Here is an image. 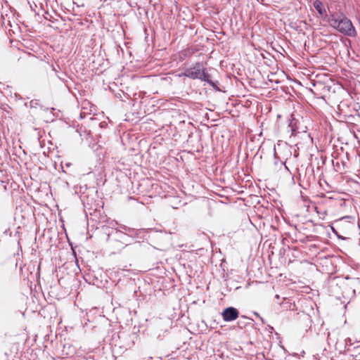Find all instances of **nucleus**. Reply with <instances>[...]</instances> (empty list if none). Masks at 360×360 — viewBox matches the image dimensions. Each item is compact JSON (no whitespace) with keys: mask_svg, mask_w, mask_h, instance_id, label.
<instances>
[{"mask_svg":"<svg viewBox=\"0 0 360 360\" xmlns=\"http://www.w3.org/2000/svg\"><path fill=\"white\" fill-rule=\"evenodd\" d=\"M329 24L331 27L344 34L351 37L356 34V31L352 22L347 18L332 15L329 20Z\"/></svg>","mask_w":360,"mask_h":360,"instance_id":"obj_1","label":"nucleus"},{"mask_svg":"<svg viewBox=\"0 0 360 360\" xmlns=\"http://www.w3.org/2000/svg\"><path fill=\"white\" fill-rule=\"evenodd\" d=\"M184 75L193 79H200L208 81V75L204 72L200 64H197L193 68L186 70Z\"/></svg>","mask_w":360,"mask_h":360,"instance_id":"obj_2","label":"nucleus"},{"mask_svg":"<svg viewBox=\"0 0 360 360\" xmlns=\"http://www.w3.org/2000/svg\"><path fill=\"white\" fill-rule=\"evenodd\" d=\"M238 311L231 307L226 308L221 314L223 319L225 321H231L236 320L238 317Z\"/></svg>","mask_w":360,"mask_h":360,"instance_id":"obj_3","label":"nucleus"},{"mask_svg":"<svg viewBox=\"0 0 360 360\" xmlns=\"http://www.w3.org/2000/svg\"><path fill=\"white\" fill-rule=\"evenodd\" d=\"M314 7L315 8V9L318 11V13H319V15L321 16H323V15L326 14V9H325V7L323 6V4L319 0H316L314 2Z\"/></svg>","mask_w":360,"mask_h":360,"instance_id":"obj_4","label":"nucleus"}]
</instances>
